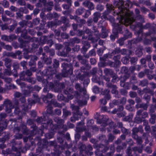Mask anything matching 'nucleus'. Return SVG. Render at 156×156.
Returning <instances> with one entry per match:
<instances>
[{"mask_svg":"<svg viewBox=\"0 0 156 156\" xmlns=\"http://www.w3.org/2000/svg\"><path fill=\"white\" fill-rule=\"evenodd\" d=\"M114 5L118 8V11L115 12H114L113 15L118 16L117 19L118 20L120 26H122V30L125 32L123 37L126 40L132 37V34L129 32L125 27L132 24L133 23V12L130 11L129 9L132 7V2L130 0H126L125 2L123 0L115 1Z\"/></svg>","mask_w":156,"mask_h":156,"instance_id":"f257e3e1","label":"nucleus"},{"mask_svg":"<svg viewBox=\"0 0 156 156\" xmlns=\"http://www.w3.org/2000/svg\"><path fill=\"white\" fill-rule=\"evenodd\" d=\"M18 41L20 43V48H23L24 57L26 59L29 58V56L28 55L29 52L35 51V49L40 44L38 38L34 37L30 38L29 41H24L20 38H18Z\"/></svg>","mask_w":156,"mask_h":156,"instance_id":"f03ea898","label":"nucleus"},{"mask_svg":"<svg viewBox=\"0 0 156 156\" xmlns=\"http://www.w3.org/2000/svg\"><path fill=\"white\" fill-rule=\"evenodd\" d=\"M133 21L132 23V24L130 25V28L133 30H135L136 27H138L139 29L138 31H136L134 34L136 35H140V33L143 32V30H152V27H153L154 29L156 30V25L153 24H151L149 23H147L145 25H143L142 23L137 22L134 18V15L133 14Z\"/></svg>","mask_w":156,"mask_h":156,"instance_id":"7ed1b4c3","label":"nucleus"},{"mask_svg":"<svg viewBox=\"0 0 156 156\" xmlns=\"http://www.w3.org/2000/svg\"><path fill=\"white\" fill-rule=\"evenodd\" d=\"M109 20L112 23V26L113 27L112 32L113 34L110 35V38L111 40L113 41L115 40V38L118 37L119 33L121 34L123 33V31H122V26H120L119 23L114 22L115 20L113 18H111Z\"/></svg>","mask_w":156,"mask_h":156,"instance_id":"20e7f679","label":"nucleus"},{"mask_svg":"<svg viewBox=\"0 0 156 156\" xmlns=\"http://www.w3.org/2000/svg\"><path fill=\"white\" fill-rule=\"evenodd\" d=\"M83 29L84 30V34H88L87 36L88 40L90 41L92 43H95L100 39V35L98 34H95L94 35L95 37L92 36V32L91 30L87 27L84 29L83 27Z\"/></svg>","mask_w":156,"mask_h":156,"instance_id":"39448f33","label":"nucleus"},{"mask_svg":"<svg viewBox=\"0 0 156 156\" xmlns=\"http://www.w3.org/2000/svg\"><path fill=\"white\" fill-rule=\"evenodd\" d=\"M143 111L142 110L140 109L136 112L135 121L137 123H141L143 121V119H145L148 116V114L147 112H143Z\"/></svg>","mask_w":156,"mask_h":156,"instance_id":"423d86ee","label":"nucleus"},{"mask_svg":"<svg viewBox=\"0 0 156 156\" xmlns=\"http://www.w3.org/2000/svg\"><path fill=\"white\" fill-rule=\"evenodd\" d=\"M120 59V55H114L113 58L114 62L109 60L107 62V65L111 67H114V68H119L121 64V62L119 61Z\"/></svg>","mask_w":156,"mask_h":156,"instance_id":"0eeeda50","label":"nucleus"},{"mask_svg":"<svg viewBox=\"0 0 156 156\" xmlns=\"http://www.w3.org/2000/svg\"><path fill=\"white\" fill-rule=\"evenodd\" d=\"M7 116L6 114L4 113L0 114V133L7 126L8 123L5 120V118Z\"/></svg>","mask_w":156,"mask_h":156,"instance_id":"6e6552de","label":"nucleus"},{"mask_svg":"<svg viewBox=\"0 0 156 156\" xmlns=\"http://www.w3.org/2000/svg\"><path fill=\"white\" fill-rule=\"evenodd\" d=\"M94 147L97 148L96 151L95 152L97 155H98V153H97L98 152L105 153L108 149V147L105 146L102 144H96Z\"/></svg>","mask_w":156,"mask_h":156,"instance_id":"1a4fd4ad","label":"nucleus"},{"mask_svg":"<svg viewBox=\"0 0 156 156\" xmlns=\"http://www.w3.org/2000/svg\"><path fill=\"white\" fill-rule=\"evenodd\" d=\"M4 105L5 107V111L8 113L11 112V110L14 108L12 105L11 101L8 99H6L4 101Z\"/></svg>","mask_w":156,"mask_h":156,"instance_id":"9d476101","label":"nucleus"},{"mask_svg":"<svg viewBox=\"0 0 156 156\" xmlns=\"http://www.w3.org/2000/svg\"><path fill=\"white\" fill-rule=\"evenodd\" d=\"M107 9L103 13L102 15L101 16L102 19H106L107 18V16L110 12L114 10V7L112 5L108 4L106 5Z\"/></svg>","mask_w":156,"mask_h":156,"instance_id":"9b49d317","label":"nucleus"},{"mask_svg":"<svg viewBox=\"0 0 156 156\" xmlns=\"http://www.w3.org/2000/svg\"><path fill=\"white\" fill-rule=\"evenodd\" d=\"M152 30H149L148 32L145 33H140V35H141V37H142V39L143 38H147V37L150 36L151 34L155 35L156 34V30L154 29L153 27H152Z\"/></svg>","mask_w":156,"mask_h":156,"instance_id":"f8f14e48","label":"nucleus"},{"mask_svg":"<svg viewBox=\"0 0 156 156\" xmlns=\"http://www.w3.org/2000/svg\"><path fill=\"white\" fill-rule=\"evenodd\" d=\"M42 57H41V59L43 60L44 63L48 66V68H52V67L50 66L52 63L51 58H48L44 53H42Z\"/></svg>","mask_w":156,"mask_h":156,"instance_id":"ddd939ff","label":"nucleus"},{"mask_svg":"<svg viewBox=\"0 0 156 156\" xmlns=\"http://www.w3.org/2000/svg\"><path fill=\"white\" fill-rule=\"evenodd\" d=\"M87 69H80L81 73L78 74L79 79L82 81L86 76L89 75V73L87 70Z\"/></svg>","mask_w":156,"mask_h":156,"instance_id":"4468645a","label":"nucleus"},{"mask_svg":"<svg viewBox=\"0 0 156 156\" xmlns=\"http://www.w3.org/2000/svg\"><path fill=\"white\" fill-rule=\"evenodd\" d=\"M108 120L109 119L107 116L103 115L101 119H97V122L99 124H102L103 126H105L108 124Z\"/></svg>","mask_w":156,"mask_h":156,"instance_id":"2eb2a0df","label":"nucleus"},{"mask_svg":"<svg viewBox=\"0 0 156 156\" xmlns=\"http://www.w3.org/2000/svg\"><path fill=\"white\" fill-rule=\"evenodd\" d=\"M57 3L60 2H66L67 3L68 5L66 4H64L62 5V7L63 9H69L70 6L71 5L72 2L71 0H54Z\"/></svg>","mask_w":156,"mask_h":156,"instance_id":"dca6fc26","label":"nucleus"},{"mask_svg":"<svg viewBox=\"0 0 156 156\" xmlns=\"http://www.w3.org/2000/svg\"><path fill=\"white\" fill-rule=\"evenodd\" d=\"M104 71L105 73L107 75H110L112 77H113L112 81L113 82H115L117 77L115 76V73H114L110 69H105Z\"/></svg>","mask_w":156,"mask_h":156,"instance_id":"f3484780","label":"nucleus"},{"mask_svg":"<svg viewBox=\"0 0 156 156\" xmlns=\"http://www.w3.org/2000/svg\"><path fill=\"white\" fill-rule=\"evenodd\" d=\"M137 37L135 38H134L132 40H129L128 41V44L132 45V44H136L137 43L140 42L142 40V37L139 35H136Z\"/></svg>","mask_w":156,"mask_h":156,"instance_id":"a211bd4d","label":"nucleus"},{"mask_svg":"<svg viewBox=\"0 0 156 156\" xmlns=\"http://www.w3.org/2000/svg\"><path fill=\"white\" fill-rule=\"evenodd\" d=\"M82 4L84 7L88 8L89 10H91L94 9L93 3L89 1H85L83 2Z\"/></svg>","mask_w":156,"mask_h":156,"instance_id":"6ab92c4d","label":"nucleus"},{"mask_svg":"<svg viewBox=\"0 0 156 156\" xmlns=\"http://www.w3.org/2000/svg\"><path fill=\"white\" fill-rule=\"evenodd\" d=\"M140 62L141 63V65H136L135 66H131L129 68H141L142 67H144L146 68L147 67L146 64V59L144 58H143L141 59L140 60Z\"/></svg>","mask_w":156,"mask_h":156,"instance_id":"aec40b11","label":"nucleus"},{"mask_svg":"<svg viewBox=\"0 0 156 156\" xmlns=\"http://www.w3.org/2000/svg\"><path fill=\"white\" fill-rule=\"evenodd\" d=\"M59 16L56 12H53L52 13H48L46 15V19L51 20L52 19L54 18L55 19H58Z\"/></svg>","mask_w":156,"mask_h":156,"instance_id":"412c9836","label":"nucleus"},{"mask_svg":"<svg viewBox=\"0 0 156 156\" xmlns=\"http://www.w3.org/2000/svg\"><path fill=\"white\" fill-rule=\"evenodd\" d=\"M75 87L77 90L82 93L84 95L86 94V90L85 88L82 87L79 83H76L75 85Z\"/></svg>","mask_w":156,"mask_h":156,"instance_id":"4be33fe9","label":"nucleus"},{"mask_svg":"<svg viewBox=\"0 0 156 156\" xmlns=\"http://www.w3.org/2000/svg\"><path fill=\"white\" fill-rule=\"evenodd\" d=\"M33 96L34 100H33L31 98H29L28 99V101L29 105L35 104L37 102H38L40 101V99L38 97L37 95L36 94H33Z\"/></svg>","mask_w":156,"mask_h":156,"instance_id":"5701e85b","label":"nucleus"},{"mask_svg":"<svg viewBox=\"0 0 156 156\" xmlns=\"http://www.w3.org/2000/svg\"><path fill=\"white\" fill-rule=\"evenodd\" d=\"M73 73V69H69L67 70L66 69H63L62 73V77H67L69 74L72 75Z\"/></svg>","mask_w":156,"mask_h":156,"instance_id":"b1692460","label":"nucleus"},{"mask_svg":"<svg viewBox=\"0 0 156 156\" xmlns=\"http://www.w3.org/2000/svg\"><path fill=\"white\" fill-rule=\"evenodd\" d=\"M46 10L48 11H51L53 5V2L52 1L48 2H45V4H44Z\"/></svg>","mask_w":156,"mask_h":156,"instance_id":"393cba45","label":"nucleus"},{"mask_svg":"<svg viewBox=\"0 0 156 156\" xmlns=\"http://www.w3.org/2000/svg\"><path fill=\"white\" fill-rule=\"evenodd\" d=\"M108 31L106 30L105 27L104 26L101 27V32L100 34L101 37L102 38H105L108 36Z\"/></svg>","mask_w":156,"mask_h":156,"instance_id":"a878e982","label":"nucleus"},{"mask_svg":"<svg viewBox=\"0 0 156 156\" xmlns=\"http://www.w3.org/2000/svg\"><path fill=\"white\" fill-rule=\"evenodd\" d=\"M3 55L4 56H7L8 57H11L12 58L14 59L16 58V53L12 52H7L5 51L3 52Z\"/></svg>","mask_w":156,"mask_h":156,"instance_id":"bb28decb","label":"nucleus"},{"mask_svg":"<svg viewBox=\"0 0 156 156\" xmlns=\"http://www.w3.org/2000/svg\"><path fill=\"white\" fill-rule=\"evenodd\" d=\"M12 24L9 27V32L11 33L14 30L15 28L17 25V22L16 21L14 20H13Z\"/></svg>","mask_w":156,"mask_h":156,"instance_id":"cd10ccee","label":"nucleus"},{"mask_svg":"<svg viewBox=\"0 0 156 156\" xmlns=\"http://www.w3.org/2000/svg\"><path fill=\"white\" fill-rule=\"evenodd\" d=\"M84 30H78L77 31V35L79 37L82 36V39H87V36H85Z\"/></svg>","mask_w":156,"mask_h":156,"instance_id":"c85d7f7f","label":"nucleus"},{"mask_svg":"<svg viewBox=\"0 0 156 156\" xmlns=\"http://www.w3.org/2000/svg\"><path fill=\"white\" fill-rule=\"evenodd\" d=\"M4 61L5 65L7 68H11L12 66L11 59L8 58H5Z\"/></svg>","mask_w":156,"mask_h":156,"instance_id":"c756f323","label":"nucleus"},{"mask_svg":"<svg viewBox=\"0 0 156 156\" xmlns=\"http://www.w3.org/2000/svg\"><path fill=\"white\" fill-rule=\"evenodd\" d=\"M2 19L4 22H6L7 24H9L12 22L13 19L11 18H7L5 15L2 14Z\"/></svg>","mask_w":156,"mask_h":156,"instance_id":"7c9ffc66","label":"nucleus"},{"mask_svg":"<svg viewBox=\"0 0 156 156\" xmlns=\"http://www.w3.org/2000/svg\"><path fill=\"white\" fill-rule=\"evenodd\" d=\"M110 90L105 89L101 92V94L103 95H105V98L108 100L110 99L111 97L110 95L109 94L110 92Z\"/></svg>","mask_w":156,"mask_h":156,"instance_id":"2f4dec72","label":"nucleus"},{"mask_svg":"<svg viewBox=\"0 0 156 156\" xmlns=\"http://www.w3.org/2000/svg\"><path fill=\"white\" fill-rule=\"evenodd\" d=\"M48 39V36H44L41 37L39 39H38L40 44H43L46 43Z\"/></svg>","mask_w":156,"mask_h":156,"instance_id":"473e14b6","label":"nucleus"},{"mask_svg":"<svg viewBox=\"0 0 156 156\" xmlns=\"http://www.w3.org/2000/svg\"><path fill=\"white\" fill-rule=\"evenodd\" d=\"M101 15V13L99 12H96L94 13L93 20L94 23H96L97 22L99 18L100 17Z\"/></svg>","mask_w":156,"mask_h":156,"instance_id":"72a5a7b5","label":"nucleus"},{"mask_svg":"<svg viewBox=\"0 0 156 156\" xmlns=\"http://www.w3.org/2000/svg\"><path fill=\"white\" fill-rule=\"evenodd\" d=\"M54 120L59 126H60L62 125L64 123V120L58 117H56L54 118Z\"/></svg>","mask_w":156,"mask_h":156,"instance_id":"f704fd0d","label":"nucleus"},{"mask_svg":"<svg viewBox=\"0 0 156 156\" xmlns=\"http://www.w3.org/2000/svg\"><path fill=\"white\" fill-rule=\"evenodd\" d=\"M143 47L140 46L139 47L136 51V54L139 57L143 55L142 50H143Z\"/></svg>","mask_w":156,"mask_h":156,"instance_id":"c9c22d12","label":"nucleus"},{"mask_svg":"<svg viewBox=\"0 0 156 156\" xmlns=\"http://www.w3.org/2000/svg\"><path fill=\"white\" fill-rule=\"evenodd\" d=\"M80 62L81 64L84 65L87 68H90L88 60L85 59H83L80 61Z\"/></svg>","mask_w":156,"mask_h":156,"instance_id":"e433bc0d","label":"nucleus"},{"mask_svg":"<svg viewBox=\"0 0 156 156\" xmlns=\"http://www.w3.org/2000/svg\"><path fill=\"white\" fill-rule=\"evenodd\" d=\"M85 11V9L83 7H80L77 9L76 11V13L77 15H81Z\"/></svg>","mask_w":156,"mask_h":156,"instance_id":"4c0bfd02","label":"nucleus"},{"mask_svg":"<svg viewBox=\"0 0 156 156\" xmlns=\"http://www.w3.org/2000/svg\"><path fill=\"white\" fill-rule=\"evenodd\" d=\"M136 20L140 21L139 22L140 23H142V24L145 22L144 18V16L141 15H139L136 16Z\"/></svg>","mask_w":156,"mask_h":156,"instance_id":"58836bf2","label":"nucleus"},{"mask_svg":"<svg viewBox=\"0 0 156 156\" xmlns=\"http://www.w3.org/2000/svg\"><path fill=\"white\" fill-rule=\"evenodd\" d=\"M77 102L78 103V104L81 106L86 105L87 103L86 100L85 99L79 100L77 101Z\"/></svg>","mask_w":156,"mask_h":156,"instance_id":"ea45409f","label":"nucleus"},{"mask_svg":"<svg viewBox=\"0 0 156 156\" xmlns=\"http://www.w3.org/2000/svg\"><path fill=\"white\" fill-rule=\"evenodd\" d=\"M27 123L29 125H32L31 126V127H32L33 128V130H36L37 129V126L33 124V121L31 119H29L27 121Z\"/></svg>","mask_w":156,"mask_h":156,"instance_id":"a19ab883","label":"nucleus"},{"mask_svg":"<svg viewBox=\"0 0 156 156\" xmlns=\"http://www.w3.org/2000/svg\"><path fill=\"white\" fill-rule=\"evenodd\" d=\"M49 104L51 103L53 104L55 107H58L60 108L62 107V105L59 103H57L56 100L52 99L51 101L50 102H49Z\"/></svg>","mask_w":156,"mask_h":156,"instance_id":"79ce46f5","label":"nucleus"},{"mask_svg":"<svg viewBox=\"0 0 156 156\" xmlns=\"http://www.w3.org/2000/svg\"><path fill=\"white\" fill-rule=\"evenodd\" d=\"M27 31L25 28L23 30L22 32L21 33V36L24 39L28 38L27 36Z\"/></svg>","mask_w":156,"mask_h":156,"instance_id":"37998d69","label":"nucleus"},{"mask_svg":"<svg viewBox=\"0 0 156 156\" xmlns=\"http://www.w3.org/2000/svg\"><path fill=\"white\" fill-rule=\"evenodd\" d=\"M53 95L50 93H48L47 95L45 96L43 98L44 101L46 103L48 102V99L52 98Z\"/></svg>","mask_w":156,"mask_h":156,"instance_id":"c03bdc74","label":"nucleus"},{"mask_svg":"<svg viewBox=\"0 0 156 156\" xmlns=\"http://www.w3.org/2000/svg\"><path fill=\"white\" fill-rule=\"evenodd\" d=\"M148 106V103L146 104L142 103L138 105V108H142L144 110H146Z\"/></svg>","mask_w":156,"mask_h":156,"instance_id":"a18cd8bd","label":"nucleus"},{"mask_svg":"<svg viewBox=\"0 0 156 156\" xmlns=\"http://www.w3.org/2000/svg\"><path fill=\"white\" fill-rule=\"evenodd\" d=\"M132 149L135 153H136V151H138L139 153H141L142 152V149L139 147H132Z\"/></svg>","mask_w":156,"mask_h":156,"instance_id":"49530a36","label":"nucleus"},{"mask_svg":"<svg viewBox=\"0 0 156 156\" xmlns=\"http://www.w3.org/2000/svg\"><path fill=\"white\" fill-rule=\"evenodd\" d=\"M17 38V36L15 34H11L9 36V41L8 42H11L13 40L16 39Z\"/></svg>","mask_w":156,"mask_h":156,"instance_id":"de8ad7c7","label":"nucleus"},{"mask_svg":"<svg viewBox=\"0 0 156 156\" xmlns=\"http://www.w3.org/2000/svg\"><path fill=\"white\" fill-rule=\"evenodd\" d=\"M132 151L130 147H129L126 151V156H133L132 154Z\"/></svg>","mask_w":156,"mask_h":156,"instance_id":"09e8293b","label":"nucleus"},{"mask_svg":"<svg viewBox=\"0 0 156 156\" xmlns=\"http://www.w3.org/2000/svg\"><path fill=\"white\" fill-rule=\"evenodd\" d=\"M53 66L54 68H57L59 66V61L56 59H53Z\"/></svg>","mask_w":156,"mask_h":156,"instance_id":"8fccbe9b","label":"nucleus"},{"mask_svg":"<svg viewBox=\"0 0 156 156\" xmlns=\"http://www.w3.org/2000/svg\"><path fill=\"white\" fill-rule=\"evenodd\" d=\"M63 24L64 25L63 26L61 27H60L62 29V31H65L67 30L68 27H70V24H69V23L68 22H66V23Z\"/></svg>","mask_w":156,"mask_h":156,"instance_id":"3c124183","label":"nucleus"},{"mask_svg":"<svg viewBox=\"0 0 156 156\" xmlns=\"http://www.w3.org/2000/svg\"><path fill=\"white\" fill-rule=\"evenodd\" d=\"M68 43H66L64 42V44L65 46V48L66 49V53H67V55H68L69 52L71 51V48L69 47V45Z\"/></svg>","mask_w":156,"mask_h":156,"instance_id":"603ef678","label":"nucleus"},{"mask_svg":"<svg viewBox=\"0 0 156 156\" xmlns=\"http://www.w3.org/2000/svg\"><path fill=\"white\" fill-rule=\"evenodd\" d=\"M57 54L59 56L64 57H66L67 55V53H66V51H65V49H64L62 51H58Z\"/></svg>","mask_w":156,"mask_h":156,"instance_id":"864d4df0","label":"nucleus"},{"mask_svg":"<svg viewBox=\"0 0 156 156\" xmlns=\"http://www.w3.org/2000/svg\"><path fill=\"white\" fill-rule=\"evenodd\" d=\"M52 109L53 108L51 104H48L47 110V113L50 114H52L53 113Z\"/></svg>","mask_w":156,"mask_h":156,"instance_id":"5fc2aeb1","label":"nucleus"},{"mask_svg":"<svg viewBox=\"0 0 156 156\" xmlns=\"http://www.w3.org/2000/svg\"><path fill=\"white\" fill-rule=\"evenodd\" d=\"M19 10L22 12L24 13L25 14L28 13L29 12L28 10L27 7H21L19 9Z\"/></svg>","mask_w":156,"mask_h":156,"instance_id":"6e6d98bb","label":"nucleus"},{"mask_svg":"<svg viewBox=\"0 0 156 156\" xmlns=\"http://www.w3.org/2000/svg\"><path fill=\"white\" fill-rule=\"evenodd\" d=\"M72 66L71 64H69L67 63L63 62L61 66L62 68H71V67Z\"/></svg>","mask_w":156,"mask_h":156,"instance_id":"4d7b16f0","label":"nucleus"},{"mask_svg":"<svg viewBox=\"0 0 156 156\" xmlns=\"http://www.w3.org/2000/svg\"><path fill=\"white\" fill-rule=\"evenodd\" d=\"M143 38L144 39L143 41V43L144 45H147L151 44V40L147 39V38Z\"/></svg>","mask_w":156,"mask_h":156,"instance_id":"13d9d810","label":"nucleus"},{"mask_svg":"<svg viewBox=\"0 0 156 156\" xmlns=\"http://www.w3.org/2000/svg\"><path fill=\"white\" fill-rule=\"evenodd\" d=\"M63 114L64 117L66 118L68 115H71V112L69 111L66 109H63Z\"/></svg>","mask_w":156,"mask_h":156,"instance_id":"bf43d9fd","label":"nucleus"},{"mask_svg":"<svg viewBox=\"0 0 156 156\" xmlns=\"http://www.w3.org/2000/svg\"><path fill=\"white\" fill-rule=\"evenodd\" d=\"M148 84L147 80H144L140 81L139 85L141 86L142 87H144L147 86Z\"/></svg>","mask_w":156,"mask_h":156,"instance_id":"052dcab7","label":"nucleus"},{"mask_svg":"<svg viewBox=\"0 0 156 156\" xmlns=\"http://www.w3.org/2000/svg\"><path fill=\"white\" fill-rule=\"evenodd\" d=\"M47 26L48 27H51V29H52L53 27H56V26L55 21V22L50 21L48 22Z\"/></svg>","mask_w":156,"mask_h":156,"instance_id":"680f3d73","label":"nucleus"},{"mask_svg":"<svg viewBox=\"0 0 156 156\" xmlns=\"http://www.w3.org/2000/svg\"><path fill=\"white\" fill-rule=\"evenodd\" d=\"M69 16L70 19L71 20H74L77 23H79L78 20L79 17L76 15L73 16L71 14L69 15Z\"/></svg>","mask_w":156,"mask_h":156,"instance_id":"e2e57ef3","label":"nucleus"},{"mask_svg":"<svg viewBox=\"0 0 156 156\" xmlns=\"http://www.w3.org/2000/svg\"><path fill=\"white\" fill-rule=\"evenodd\" d=\"M126 39L123 37H121L118 40L117 42L119 44L120 46H122L123 45L124 41Z\"/></svg>","mask_w":156,"mask_h":156,"instance_id":"0e129e2a","label":"nucleus"},{"mask_svg":"<svg viewBox=\"0 0 156 156\" xmlns=\"http://www.w3.org/2000/svg\"><path fill=\"white\" fill-rule=\"evenodd\" d=\"M82 44L83 45V46L87 47L89 48L91 45L90 43L87 41H82Z\"/></svg>","mask_w":156,"mask_h":156,"instance_id":"69168bd1","label":"nucleus"},{"mask_svg":"<svg viewBox=\"0 0 156 156\" xmlns=\"http://www.w3.org/2000/svg\"><path fill=\"white\" fill-rule=\"evenodd\" d=\"M84 14L83 16V17L84 18H87L91 14L90 10H86L84 12Z\"/></svg>","mask_w":156,"mask_h":156,"instance_id":"338daca9","label":"nucleus"},{"mask_svg":"<svg viewBox=\"0 0 156 156\" xmlns=\"http://www.w3.org/2000/svg\"><path fill=\"white\" fill-rule=\"evenodd\" d=\"M60 20L63 23H65L66 22H69V20L67 18V17L65 16H62L61 17Z\"/></svg>","mask_w":156,"mask_h":156,"instance_id":"774afa93","label":"nucleus"}]
</instances>
